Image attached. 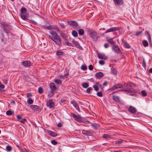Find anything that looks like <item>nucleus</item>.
I'll return each mask as SVG.
<instances>
[{
	"label": "nucleus",
	"mask_w": 152,
	"mask_h": 152,
	"mask_svg": "<svg viewBox=\"0 0 152 152\" xmlns=\"http://www.w3.org/2000/svg\"><path fill=\"white\" fill-rule=\"evenodd\" d=\"M146 65V63L145 60L144 58L143 59V62L142 63V66L144 67H145Z\"/></svg>",
	"instance_id": "79ce46f5"
},
{
	"label": "nucleus",
	"mask_w": 152,
	"mask_h": 152,
	"mask_svg": "<svg viewBox=\"0 0 152 152\" xmlns=\"http://www.w3.org/2000/svg\"><path fill=\"white\" fill-rule=\"evenodd\" d=\"M50 94V93H49L48 94V96H50V97H51L52 96H51Z\"/></svg>",
	"instance_id": "338daca9"
},
{
	"label": "nucleus",
	"mask_w": 152,
	"mask_h": 152,
	"mask_svg": "<svg viewBox=\"0 0 152 152\" xmlns=\"http://www.w3.org/2000/svg\"><path fill=\"white\" fill-rule=\"evenodd\" d=\"M54 82L57 84H60L61 83V80L57 79H54Z\"/></svg>",
	"instance_id": "a878e982"
},
{
	"label": "nucleus",
	"mask_w": 152,
	"mask_h": 152,
	"mask_svg": "<svg viewBox=\"0 0 152 152\" xmlns=\"http://www.w3.org/2000/svg\"><path fill=\"white\" fill-rule=\"evenodd\" d=\"M38 92L40 94H42L43 92V89L41 88H38Z\"/></svg>",
	"instance_id": "4c0bfd02"
},
{
	"label": "nucleus",
	"mask_w": 152,
	"mask_h": 152,
	"mask_svg": "<svg viewBox=\"0 0 152 152\" xmlns=\"http://www.w3.org/2000/svg\"><path fill=\"white\" fill-rule=\"evenodd\" d=\"M71 103L73 104V106L77 110H78L79 109L78 105L76 102H72Z\"/></svg>",
	"instance_id": "aec40b11"
},
{
	"label": "nucleus",
	"mask_w": 152,
	"mask_h": 152,
	"mask_svg": "<svg viewBox=\"0 0 152 152\" xmlns=\"http://www.w3.org/2000/svg\"><path fill=\"white\" fill-rule=\"evenodd\" d=\"M146 33L147 34L148 37V40L149 42H151V35L148 31L146 32Z\"/></svg>",
	"instance_id": "c85d7f7f"
},
{
	"label": "nucleus",
	"mask_w": 152,
	"mask_h": 152,
	"mask_svg": "<svg viewBox=\"0 0 152 152\" xmlns=\"http://www.w3.org/2000/svg\"><path fill=\"white\" fill-rule=\"evenodd\" d=\"M31 108L33 110H37L38 108V107L35 105H31L30 106Z\"/></svg>",
	"instance_id": "bb28decb"
},
{
	"label": "nucleus",
	"mask_w": 152,
	"mask_h": 152,
	"mask_svg": "<svg viewBox=\"0 0 152 152\" xmlns=\"http://www.w3.org/2000/svg\"><path fill=\"white\" fill-rule=\"evenodd\" d=\"M115 4L117 5H121L123 3L122 0H113Z\"/></svg>",
	"instance_id": "a211bd4d"
},
{
	"label": "nucleus",
	"mask_w": 152,
	"mask_h": 152,
	"mask_svg": "<svg viewBox=\"0 0 152 152\" xmlns=\"http://www.w3.org/2000/svg\"><path fill=\"white\" fill-rule=\"evenodd\" d=\"M22 64L25 66H30L31 65V62L29 61H25L23 62Z\"/></svg>",
	"instance_id": "f8f14e48"
},
{
	"label": "nucleus",
	"mask_w": 152,
	"mask_h": 152,
	"mask_svg": "<svg viewBox=\"0 0 152 152\" xmlns=\"http://www.w3.org/2000/svg\"><path fill=\"white\" fill-rule=\"evenodd\" d=\"M51 142L54 145H56L57 143V142L54 140H52Z\"/></svg>",
	"instance_id": "c03bdc74"
},
{
	"label": "nucleus",
	"mask_w": 152,
	"mask_h": 152,
	"mask_svg": "<svg viewBox=\"0 0 152 152\" xmlns=\"http://www.w3.org/2000/svg\"><path fill=\"white\" fill-rule=\"evenodd\" d=\"M31 21L33 24H37L36 22L35 21L33 20H31Z\"/></svg>",
	"instance_id": "4d7b16f0"
},
{
	"label": "nucleus",
	"mask_w": 152,
	"mask_h": 152,
	"mask_svg": "<svg viewBox=\"0 0 152 152\" xmlns=\"http://www.w3.org/2000/svg\"><path fill=\"white\" fill-rule=\"evenodd\" d=\"M97 95L99 97H102V93L101 92H97Z\"/></svg>",
	"instance_id": "ea45409f"
},
{
	"label": "nucleus",
	"mask_w": 152,
	"mask_h": 152,
	"mask_svg": "<svg viewBox=\"0 0 152 152\" xmlns=\"http://www.w3.org/2000/svg\"><path fill=\"white\" fill-rule=\"evenodd\" d=\"M81 69L83 70H85L87 69V67L85 65H83L81 66Z\"/></svg>",
	"instance_id": "c9c22d12"
},
{
	"label": "nucleus",
	"mask_w": 152,
	"mask_h": 152,
	"mask_svg": "<svg viewBox=\"0 0 152 152\" xmlns=\"http://www.w3.org/2000/svg\"><path fill=\"white\" fill-rule=\"evenodd\" d=\"M132 84L130 83H125L124 84V87H126V88L125 89L123 90L122 91H124L127 92L128 93H135V91L131 89V88H129V87H132Z\"/></svg>",
	"instance_id": "7ed1b4c3"
},
{
	"label": "nucleus",
	"mask_w": 152,
	"mask_h": 152,
	"mask_svg": "<svg viewBox=\"0 0 152 152\" xmlns=\"http://www.w3.org/2000/svg\"><path fill=\"white\" fill-rule=\"evenodd\" d=\"M88 34L93 41H96L98 38L97 32L94 30L89 31Z\"/></svg>",
	"instance_id": "20e7f679"
},
{
	"label": "nucleus",
	"mask_w": 152,
	"mask_h": 152,
	"mask_svg": "<svg viewBox=\"0 0 152 152\" xmlns=\"http://www.w3.org/2000/svg\"><path fill=\"white\" fill-rule=\"evenodd\" d=\"M108 83H109V82H107V81H106V82H104V83H103V85L104 86H107L108 84Z\"/></svg>",
	"instance_id": "864d4df0"
},
{
	"label": "nucleus",
	"mask_w": 152,
	"mask_h": 152,
	"mask_svg": "<svg viewBox=\"0 0 152 152\" xmlns=\"http://www.w3.org/2000/svg\"><path fill=\"white\" fill-rule=\"evenodd\" d=\"M63 54V53L62 52L57 51L56 54L58 56H60L61 55Z\"/></svg>",
	"instance_id": "49530a36"
},
{
	"label": "nucleus",
	"mask_w": 152,
	"mask_h": 152,
	"mask_svg": "<svg viewBox=\"0 0 152 152\" xmlns=\"http://www.w3.org/2000/svg\"><path fill=\"white\" fill-rule=\"evenodd\" d=\"M27 9L24 7H22L20 10V16L22 18L26 21L28 20L27 17L28 14L27 12Z\"/></svg>",
	"instance_id": "f03ea898"
},
{
	"label": "nucleus",
	"mask_w": 152,
	"mask_h": 152,
	"mask_svg": "<svg viewBox=\"0 0 152 152\" xmlns=\"http://www.w3.org/2000/svg\"><path fill=\"white\" fill-rule=\"evenodd\" d=\"M68 23L69 24L73 26L75 29H76L79 28L77 23L75 21H69Z\"/></svg>",
	"instance_id": "39448f33"
},
{
	"label": "nucleus",
	"mask_w": 152,
	"mask_h": 152,
	"mask_svg": "<svg viewBox=\"0 0 152 152\" xmlns=\"http://www.w3.org/2000/svg\"><path fill=\"white\" fill-rule=\"evenodd\" d=\"M26 121V119L25 118H23L21 119L20 121L21 123L23 124Z\"/></svg>",
	"instance_id": "37998d69"
},
{
	"label": "nucleus",
	"mask_w": 152,
	"mask_h": 152,
	"mask_svg": "<svg viewBox=\"0 0 152 152\" xmlns=\"http://www.w3.org/2000/svg\"><path fill=\"white\" fill-rule=\"evenodd\" d=\"M97 55L99 58L102 60H105L108 58L103 53H98Z\"/></svg>",
	"instance_id": "423d86ee"
},
{
	"label": "nucleus",
	"mask_w": 152,
	"mask_h": 152,
	"mask_svg": "<svg viewBox=\"0 0 152 152\" xmlns=\"http://www.w3.org/2000/svg\"><path fill=\"white\" fill-rule=\"evenodd\" d=\"M142 43L143 44V45L145 47L147 46L148 45V43L147 42V41L146 40H144L142 42Z\"/></svg>",
	"instance_id": "72a5a7b5"
},
{
	"label": "nucleus",
	"mask_w": 152,
	"mask_h": 152,
	"mask_svg": "<svg viewBox=\"0 0 152 152\" xmlns=\"http://www.w3.org/2000/svg\"><path fill=\"white\" fill-rule=\"evenodd\" d=\"M104 46L105 48H107L109 46L108 44L107 43H106L104 45Z\"/></svg>",
	"instance_id": "6e6d98bb"
},
{
	"label": "nucleus",
	"mask_w": 152,
	"mask_h": 152,
	"mask_svg": "<svg viewBox=\"0 0 152 152\" xmlns=\"http://www.w3.org/2000/svg\"><path fill=\"white\" fill-rule=\"evenodd\" d=\"M6 114L8 115H12L14 114V112L13 111L8 110L6 112Z\"/></svg>",
	"instance_id": "393cba45"
},
{
	"label": "nucleus",
	"mask_w": 152,
	"mask_h": 152,
	"mask_svg": "<svg viewBox=\"0 0 152 152\" xmlns=\"http://www.w3.org/2000/svg\"><path fill=\"white\" fill-rule=\"evenodd\" d=\"M43 27L44 28L48 30L54 29L50 25L49 23H46L43 26Z\"/></svg>",
	"instance_id": "9b49d317"
},
{
	"label": "nucleus",
	"mask_w": 152,
	"mask_h": 152,
	"mask_svg": "<svg viewBox=\"0 0 152 152\" xmlns=\"http://www.w3.org/2000/svg\"><path fill=\"white\" fill-rule=\"evenodd\" d=\"M88 68L90 70H92L93 69V66L92 65H90L89 66Z\"/></svg>",
	"instance_id": "3c124183"
},
{
	"label": "nucleus",
	"mask_w": 152,
	"mask_h": 152,
	"mask_svg": "<svg viewBox=\"0 0 152 152\" xmlns=\"http://www.w3.org/2000/svg\"><path fill=\"white\" fill-rule=\"evenodd\" d=\"M89 86V85L88 83H85L83 84V87L85 88H86L88 87Z\"/></svg>",
	"instance_id": "c756f323"
},
{
	"label": "nucleus",
	"mask_w": 152,
	"mask_h": 152,
	"mask_svg": "<svg viewBox=\"0 0 152 152\" xmlns=\"http://www.w3.org/2000/svg\"><path fill=\"white\" fill-rule=\"evenodd\" d=\"M107 40L108 42H109L111 44L113 45L114 44V42L113 41V39L107 38Z\"/></svg>",
	"instance_id": "5701e85b"
},
{
	"label": "nucleus",
	"mask_w": 152,
	"mask_h": 152,
	"mask_svg": "<svg viewBox=\"0 0 152 152\" xmlns=\"http://www.w3.org/2000/svg\"><path fill=\"white\" fill-rule=\"evenodd\" d=\"M92 90V88L91 87H89L88 88L86 91V92L88 93H90L91 91Z\"/></svg>",
	"instance_id": "e433bc0d"
},
{
	"label": "nucleus",
	"mask_w": 152,
	"mask_h": 152,
	"mask_svg": "<svg viewBox=\"0 0 152 152\" xmlns=\"http://www.w3.org/2000/svg\"><path fill=\"white\" fill-rule=\"evenodd\" d=\"M5 87V86L4 85L2 84L1 82H0V88L1 89L4 88Z\"/></svg>",
	"instance_id": "09e8293b"
},
{
	"label": "nucleus",
	"mask_w": 152,
	"mask_h": 152,
	"mask_svg": "<svg viewBox=\"0 0 152 152\" xmlns=\"http://www.w3.org/2000/svg\"><path fill=\"white\" fill-rule=\"evenodd\" d=\"M82 133L84 135H85L86 136H87L88 135V133L85 132H82Z\"/></svg>",
	"instance_id": "bf43d9fd"
},
{
	"label": "nucleus",
	"mask_w": 152,
	"mask_h": 152,
	"mask_svg": "<svg viewBox=\"0 0 152 152\" xmlns=\"http://www.w3.org/2000/svg\"><path fill=\"white\" fill-rule=\"evenodd\" d=\"M103 137L104 138H109L110 137V136L107 134H105L103 135Z\"/></svg>",
	"instance_id": "a18cd8bd"
},
{
	"label": "nucleus",
	"mask_w": 152,
	"mask_h": 152,
	"mask_svg": "<svg viewBox=\"0 0 152 152\" xmlns=\"http://www.w3.org/2000/svg\"><path fill=\"white\" fill-rule=\"evenodd\" d=\"M95 75L97 77H101L103 76V74L102 72H100L97 73Z\"/></svg>",
	"instance_id": "6ab92c4d"
},
{
	"label": "nucleus",
	"mask_w": 152,
	"mask_h": 152,
	"mask_svg": "<svg viewBox=\"0 0 152 152\" xmlns=\"http://www.w3.org/2000/svg\"><path fill=\"white\" fill-rule=\"evenodd\" d=\"M141 94L143 96H145L146 95V93L145 91H141Z\"/></svg>",
	"instance_id": "a19ab883"
},
{
	"label": "nucleus",
	"mask_w": 152,
	"mask_h": 152,
	"mask_svg": "<svg viewBox=\"0 0 152 152\" xmlns=\"http://www.w3.org/2000/svg\"><path fill=\"white\" fill-rule=\"evenodd\" d=\"M111 72L113 74L116 75L117 74V71L115 68H111Z\"/></svg>",
	"instance_id": "b1692460"
},
{
	"label": "nucleus",
	"mask_w": 152,
	"mask_h": 152,
	"mask_svg": "<svg viewBox=\"0 0 152 152\" xmlns=\"http://www.w3.org/2000/svg\"><path fill=\"white\" fill-rule=\"evenodd\" d=\"M72 116L76 120L78 121H80L81 118L79 116L74 114H72Z\"/></svg>",
	"instance_id": "f3484780"
},
{
	"label": "nucleus",
	"mask_w": 152,
	"mask_h": 152,
	"mask_svg": "<svg viewBox=\"0 0 152 152\" xmlns=\"http://www.w3.org/2000/svg\"><path fill=\"white\" fill-rule=\"evenodd\" d=\"M61 125L60 123H59L58 124V126L59 127H61Z\"/></svg>",
	"instance_id": "0e129e2a"
},
{
	"label": "nucleus",
	"mask_w": 152,
	"mask_h": 152,
	"mask_svg": "<svg viewBox=\"0 0 152 152\" xmlns=\"http://www.w3.org/2000/svg\"><path fill=\"white\" fill-rule=\"evenodd\" d=\"M124 45L125 47L127 48H129L130 47V45L126 42H124Z\"/></svg>",
	"instance_id": "cd10ccee"
},
{
	"label": "nucleus",
	"mask_w": 152,
	"mask_h": 152,
	"mask_svg": "<svg viewBox=\"0 0 152 152\" xmlns=\"http://www.w3.org/2000/svg\"><path fill=\"white\" fill-rule=\"evenodd\" d=\"M113 50L115 53H120V50L118 47L117 46H113L112 48Z\"/></svg>",
	"instance_id": "1a4fd4ad"
},
{
	"label": "nucleus",
	"mask_w": 152,
	"mask_h": 152,
	"mask_svg": "<svg viewBox=\"0 0 152 152\" xmlns=\"http://www.w3.org/2000/svg\"><path fill=\"white\" fill-rule=\"evenodd\" d=\"M114 152H121V151H114Z\"/></svg>",
	"instance_id": "69168bd1"
},
{
	"label": "nucleus",
	"mask_w": 152,
	"mask_h": 152,
	"mask_svg": "<svg viewBox=\"0 0 152 152\" xmlns=\"http://www.w3.org/2000/svg\"><path fill=\"white\" fill-rule=\"evenodd\" d=\"M142 31H137L136 32V35L137 36H139L141 35V34H142Z\"/></svg>",
	"instance_id": "473e14b6"
},
{
	"label": "nucleus",
	"mask_w": 152,
	"mask_h": 152,
	"mask_svg": "<svg viewBox=\"0 0 152 152\" xmlns=\"http://www.w3.org/2000/svg\"><path fill=\"white\" fill-rule=\"evenodd\" d=\"M56 30H57V31H58L59 29H58V28H57V29H56Z\"/></svg>",
	"instance_id": "774afa93"
},
{
	"label": "nucleus",
	"mask_w": 152,
	"mask_h": 152,
	"mask_svg": "<svg viewBox=\"0 0 152 152\" xmlns=\"http://www.w3.org/2000/svg\"><path fill=\"white\" fill-rule=\"evenodd\" d=\"M27 102L28 104H31L33 103V101L30 98H29L27 101Z\"/></svg>",
	"instance_id": "4be33fe9"
},
{
	"label": "nucleus",
	"mask_w": 152,
	"mask_h": 152,
	"mask_svg": "<svg viewBox=\"0 0 152 152\" xmlns=\"http://www.w3.org/2000/svg\"><path fill=\"white\" fill-rule=\"evenodd\" d=\"M3 82L5 84H7V80L6 79H3Z\"/></svg>",
	"instance_id": "5fc2aeb1"
},
{
	"label": "nucleus",
	"mask_w": 152,
	"mask_h": 152,
	"mask_svg": "<svg viewBox=\"0 0 152 152\" xmlns=\"http://www.w3.org/2000/svg\"><path fill=\"white\" fill-rule=\"evenodd\" d=\"M99 63L103 65L104 64V62L102 60H100L99 61Z\"/></svg>",
	"instance_id": "de8ad7c7"
},
{
	"label": "nucleus",
	"mask_w": 152,
	"mask_h": 152,
	"mask_svg": "<svg viewBox=\"0 0 152 152\" xmlns=\"http://www.w3.org/2000/svg\"><path fill=\"white\" fill-rule=\"evenodd\" d=\"M49 86L51 89V92L52 94L54 93L56 90V88L55 86V84L54 83H51L50 84Z\"/></svg>",
	"instance_id": "0eeeda50"
},
{
	"label": "nucleus",
	"mask_w": 152,
	"mask_h": 152,
	"mask_svg": "<svg viewBox=\"0 0 152 152\" xmlns=\"http://www.w3.org/2000/svg\"><path fill=\"white\" fill-rule=\"evenodd\" d=\"M122 86H123L121 84H117L113 86L110 89L112 90H114L118 88H121L122 87Z\"/></svg>",
	"instance_id": "ddd939ff"
},
{
	"label": "nucleus",
	"mask_w": 152,
	"mask_h": 152,
	"mask_svg": "<svg viewBox=\"0 0 152 152\" xmlns=\"http://www.w3.org/2000/svg\"><path fill=\"white\" fill-rule=\"evenodd\" d=\"M72 34L75 37H76L77 36V32L75 31H72Z\"/></svg>",
	"instance_id": "7c9ffc66"
},
{
	"label": "nucleus",
	"mask_w": 152,
	"mask_h": 152,
	"mask_svg": "<svg viewBox=\"0 0 152 152\" xmlns=\"http://www.w3.org/2000/svg\"><path fill=\"white\" fill-rule=\"evenodd\" d=\"M31 96V95L30 94H27V96L28 97H29L30 96Z\"/></svg>",
	"instance_id": "680f3d73"
},
{
	"label": "nucleus",
	"mask_w": 152,
	"mask_h": 152,
	"mask_svg": "<svg viewBox=\"0 0 152 152\" xmlns=\"http://www.w3.org/2000/svg\"><path fill=\"white\" fill-rule=\"evenodd\" d=\"M149 72L150 73H152V68L149 70Z\"/></svg>",
	"instance_id": "e2e57ef3"
},
{
	"label": "nucleus",
	"mask_w": 152,
	"mask_h": 152,
	"mask_svg": "<svg viewBox=\"0 0 152 152\" xmlns=\"http://www.w3.org/2000/svg\"><path fill=\"white\" fill-rule=\"evenodd\" d=\"M78 33L80 35H83L84 33V31L82 29H80L78 31Z\"/></svg>",
	"instance_id": "2f4dec72"
},
{
	"label": "nucleus",
	"mask_w": 152,
	"mask_h": 152,
	"mask_svg": "<svg viewBox=\"0 0 152 152\" xmlns=\"http://www.w3.org/2000/svg\"><path fill=\"white\" fill-rule=\"evenodd\" d=\"M48 133L49 135L52 137H55L57 135L56 133L50 130H48Z\"/></svg>",
	"instance_id": "4468645a"
},
{
	"label": "nucleus",
	"mask_w": 152,
	"mask_h": 152,
	"mask_svg": "<svg viewBox=\"0 0 152 152\" xmlns=\"http://www.w3.org/2000/svg\"><path fill=\"white\" fill-rule=\"evenodd\" d=\"M50 35L48 36L49 38L55 42L57 44L59 45L61 43V40L59 36L57 34L53 31L49 32Z\"/></svg>",
	"instance_id": "f257e3e1"
},
{
	"label": "nucleus",
	"mask_w": 152,
	"mask_h": 152,
	"mask_svg": "<svg viewBox=\"0 0 152 152\" xmlns=\"http://www.w3.org/2000/svg\"><path fill=\"white\" fill-rule=\"evenodd\" d=\"M7 150L9 151H10L12 150V148L11 146L9 145H7L6 147Z\"/></svg>",
	"instance_id": "f704fd0d"
},
{
	"label": "nucleus",
	"mask_w": 152,
	"mask_h": 152,
	"mask_svg": "<svg viewBox=\"0 0 152 152\" xmlns=\"http://www.w3.org/2000/svg\"><path fill=\"white\" fill-rule=\"evenodd\" d=\"M113 99L116 102H119V97L116 96H114L113 97Z\"/></svg>",
	"instance_id": "412c9836"
},
{
	"label": "nucleus",
	"mask_w": 152,
	"mask_h": 152,
	"mask_svg": "<svg viewBox=\"0 0 152 152\" xmlns=\"http://www.w3.org/2000/svg\"><path fill=\"white\" fill-rule=\"evenodd\" d=\"M47 105L50 108H53L54 106V103L51 99L49 100L47 102Z\"/></svg>",
	"instance_id": "6e6552de"
},
{
	"label": "nucleus",
	"mask_w": 152,
	"mask_h": 152,
	"mask_svg": "<svg viewBox=\"0 0 152 152\" xmlns=\"http://www.w3.org/2000/svg\"><path fill=\"white\" fill-rule=\"evenodd\" d=\"M60 25L62 27L64 28H65V26L63 24H61Z\"/></svg>",
	"instance_id": "052dcab7"
},
{
	"label": "nucleus",
	"mask_w": 152,
	"mask_h": 152,
	"mask_svg": "<svg viewBox=\"0 0 152 152\" xmlns=\"http://www.w3.org/2000/svg\"><path fill=\"white\" fill-rule=\"evenodd\" d=\"M17 118L19 120H21L22 119L21 117L19 115H18L17 116Z\"/></svg>",
	"instance_id": "603ef678"
},
{
	"label": "nucleus",
	"mask_w": 152,
	"mask_h": 152,
	"mask_svg": "<svg viewBox=\"0 0 152 152\" xmlns=\"http://www.w3.org/2000/svg\"><path fill=\"white\" fill-rule=\"evenodd\" d=\"M129 111L132 113H135L136 111V109L134 107L130 106L129 108Z\"/></svg>",
	"instance_id": "2eb2a0df"
},
{
	"label": "nucleus",
	"mask_w": 152,
	"mask_h": 152,
	"mask_svg": "<svg viewBox=\"0 0 152 152\" xmlns=\"http://www.w3.org/2000/svg\"><path fill=\"white\" fill-rule=\"evenodd\" d=\"M93 87L94 88V89L96 91H97L99 90V88L98 86L96 85H94L93 86Z\"/></svg>",
	"instance_id": "58836bf2"
},
{
	"label": "nucleus",
	"mask_w": 152,
	"mask_h": 152,
	"mask_svg": "<svg viewBox=\"0 0 152 152\" xmlns=\"http://www.w3.org/2000/svg\"><path fill=\"white\" fill-rule=\"evenodd\" d=\"M72 42L77 48L80 49L81 48V47L80 46V45L79 44L78 42L74 40H72Z\"/></svg>",
	"instance_id": "dca6fc26"
},
{
	"label": "nucleus",
	"mask_w": 152,
	"mask_h": 152,
	"mask_svg": "<svg viewBox=\"0 0 152 152\" xmlns=\"http://www.w3.org/2000/svg\"><path fill=\"white\" fill-rule=\"evenodd\" d=\"M119 29L118 27H114L108 29L105 32L106 33L113 32L116 30H118Z\"/></svg>",
	"instance_id": "9d476101"
},
{
	"label": "nucleus",
	"mask_w": 152,
	"mask_h": 152,
	"mask_svg": "<svg viewBox=\"0 0 152 152\" xmlns=\"http://www.w3.org/2000/svg\"><path fill=\"white\" fill-rule=\"evenodd\" d=\"M121 143H122V141H117L116 142V144H121Z\"/></svg>",
	"instance_id": "13d9d810"
},
{
	"label": "nucleus",
	"mask_w": 152,
	"mask_h": 152,
	"mask_svg": "<svg viewBox=\"0 0 152 152\" xmlns=\"http://www.w3.org/2000/svg\"><path fill=\"white\" fill-rule=\"evenodd\" d=\"M65 44L66 45L69 46H72L71 44L68 42H65Z\"/></svg>",
	"instance_id": "8fccbe9b"
}]
</instances>
